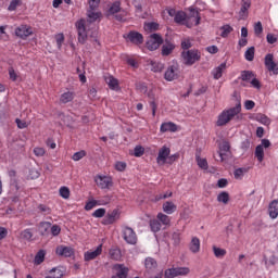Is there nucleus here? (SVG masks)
<instances>
[{
	"instance_id": "nucleus-1",
	"label": "nucleus",
	"mask_w": 278,
	"mask_h": 278,
	"mask_svg": "<svg viewBox=\"0 0 278 278\" xmlns=\"http://www.w3.org/2000/svg\"><path fill=\"white\" fill-rule=\"evenodd\" d=\"M101 20V12L97 11V9H89L87 11V20H79L76 23V28L78 31V42H86L88 36L92 35V25L97 23V21Z\"/></svg>"
},
{
	"instance_id": "nucleus-2",
	"label": "nucleus",
	"mask_w": 278,
	"mask_h": 278,
	"mask_svg": "<svg viewBox=\"0 0 278 278\" xmlns=\"http://www.w3.org/2000/svg\"><path fill=\"white\" fill-rule=\"evenodd\" d=\"M241 110L242 108L240 106V104H237L236 106L229 110L223 111L217 117V127H224V125H227V123H229L235 116H238V113Z\"/></svg>"
},
{
	"instance_id": "nucleus-3",
	"label": "nucleus",
	"mask_w": 278,
	"mask_h": 278,
	"mask_svg": "<svg viewBox=\"0 0 278 278\" xmlns=\"http://www.w3.org/2000/svg\"><path fill=\"white\" fill-rule=\"evenodd\" d=\"M156 164L159 166H164L165 164H173V156H170V149L168 146H163L156 156Z\"/></svg>"
},
{
	"instance_id": "nucleus-4",
	"label": "nucleus",
	"mask_w": 278,
	"mask_h": 278,
	"mask_svg": "<svg viewBox=\"0 0 278 278\" xmlns=\"http://www.w3.org/2000/svg\"><path fill=\"white\" fill-rule=\"evenodd\" d=\"M181 58L184 64L187 66H192V64L201 60V52H199V50H185L181 53Z\"/></svg>"
},
{
	"instance_id": "nucleus-5",
	"label": "nucleus",
	"mask_w": 278,
	"mask_h": 278,
	"mask_svg": "<svg viewBox=\"0 0 278 278\" xmlns=\"http://www.w3.org/2000/svg\"><path fill=\"white\" fill-rule=\"evenodd\" d=\"M179 75H181V71L179 70V63H172L164 74V79L166 81H175V79H179Z\"/></svg>"
},
{
	"instance_id": "nucleus-6",
	"label": "nucleus",
	"mask_w": 278,
	"mask_h": 278,
	"mask_svg": "<svg viewBox=\"0 0 278 278\" xmlns=\"http://www.w3.org/2000/svg\"><path fill=\"white\" fill-rule=\"evenodd\" d=\"M199 23H201V15H199V11L190 7L187 12L186 27H195Z\"/></svg>"
},
{
	"instance_id": "nucleus-7",
	"label": "nucleus",
	"mask_w": 278,
	"mask_h": 278,
	"mask_svg": "<svg viewBox=\"0 0 278 278\" xmlns=\"http://www.w3.org/2000/svg\"><path fill=\"white\" fill-rule=\"evenodd\" d=\"M94 182L98 188H101V190H110L114 185L112 177L105 175H97L94 177Z\"/></svg>"
},
{
	"instance_id": "nucleus-8",
	"label": "nucleus",
	"mask_w": 278,
	"mask_h": 278,
	"mask_svg": "<svg viewBox=\"0 0 278 278\" xmlns=\"http://www.w3.org/2000/svg\"><path fill=\"white\" fill-rule=\"evenodd\" d=\"M219 157L220 162H226L227 159L231 157V146L228 141H222L219 143Z\"/></svg>"
},
{
	"instance_id": "nucleus-9",
	"label": "nucleus",
	"mask_w": 278,
	"mask_h": 278,
	"mask_svg": "<svg viewBox=\"0 0 278 278\" xmlns=\"http://www.w3.org/2000/svg\"><path fill=\"white\" fill-rule=\"evenodd\" d=\"M109 14L115 15L116 21H125L127 16L125 11H121V2L113 3L109 9Z\"/></svg>"
},
{
	"instance_id": "nucleus-10",
	"label": "nucleus",
	"mask_w": 278,
	"mask_h": 278,
	"mask_svg": "<svg viewBox=\"0 0 278 278\" xmlns=\"http://www.w3.org/2000/svg\"><path fill=\"white\" fill-rule=\"evenodd\" d=\"M163 42L164 40L162 39V36L153 34L150 36V39L147 42V48L149 51H155L156 49H160V45Z\"/></svg>"
},
{
	"instance_id": "nucleus-11",
	"label": "nucleus",
	"mask_w": 278,
	"mask_h": 278,
	"mask_svg": "<svg viewBox=\"0 0 278 278\" xmlns=\"http://www.w3.org/2000/svg\"><path fill=\"white\" fill-rule=\"evenodd\" d=\"M123 238L127 244H136L138 242V238L136 237V232L134 229L129 227H124L123 228Z\"/></svg>"
},
{
	"instance_id": "nucleus-12",
	"label": "nucleus",
	"mask_w": 278,
	"mask_h": 278,
	"mask_svg": "<svg viewBox=\"0 0 278 278\" xmlns=\"http://www.w3.org/2000/svg\"><path fill=\"white\" fill-rule=\"evenodd\" d=\"M103 253V244L98 245L94 250H89L85 252L84 257L85 262H92V260H97L99 255Z\"/></svg>"
},
{
	"instance_id": "nucleus-13",
	"label": "nucleus",
	"mask_w": 278,
	"mask_h": 278,
	"mask_svg": "<svg viewBox=\"0 0 278 278\" xmlns=\"http://www.w3.org/2000/svg\"><path fill=\"white\" fill-rule=\"evenodd\" d=\"M270 147V141L268 139H263L261 144H258L255 149V157L260 162H264V149H268Z\"/></svg>"
},
{
	"instance_id": "nucleus-14",
	"label": "nucleus",
	"mask_w": 278,
	"mask_h": 278,
	"mask_svg": "<svg viewBox=\"0 0 278 278\" xmlns=\"http://www.w3.org/2000/svg\"><path fill=\"white\" fill-rule=\"evenodd\" d=\"M122 211L121 208H114L111 213H109L104 218V225H114L116 220L121 219Z\"/></svg>"
},
{
	"instance_id": "nucleus-15",
	"label": "nucleus",
	"mask_w": 278,
	"mask_h": 278,
	"mask_svg": "<svg viewBox=\"0 0 278 278\" xmlns=\"http://www.w3.org/2000/svg\"><path fill=\"white\" fill-rule=\"evenodd\" d=\"M104 81L111 90H114L115 92H118V90H121V85L118 84V79L114 78V76L106 75L104 77Z\"/></svg>"
},
{
	"instance_id": "nucleus-16",
	"label": "nucleus",
	"mask_w": 278,
	"mask_h": 278,
	"mask_svg": "<svg viewBox=\"0 0 278 278\" xmlns=\"http://www.w3.org/2000/svg\"><path fill=\"white\" fill-rule=\"evenodd\" d=\"M33 33L31 27L27 25H22L15 29V36L18 38H27L31 36Z\"/></svg>"
},
{
	"instance_id": "nucleus-17",
	"label": "nucleus",
	"mask_w": 278,
	"mask_h": 278,
	"mask_svg": "<svg viewBox=\"0 0 278 278\" xmlns=\"http://www.w3.org/2000/svg\"><path fill=\"white\" fill-rule=\"evenodd\" d=\"M265 66L268 71H273L274 75H278L277 63H275L273 54L265 56Z\"/></svg>"
},
{
	"instance_id": "nucleus-18",
	"label": "nucleus",
	"mask_w": 278,
	"mask_h": 278,
	"mask_svg": "<svg viewBox=\"0 0 278 278\" xmlns=\"http://www.w3.org/2000/svg\"><path fill=\"white\" fill-rule=\"evenodd\" d=\"M73 253H75V251L71 247L59 245L56 248V255H60L61 257H71Z\"/></svg>"
},
{
	"instance_id": "nucleus-19",
	"label": "nucleus",
	"mask_w": 278,
	"mask_h": 278,
	"mask_svg": "<svg viewBox=\"0 0 278 278\" xmlns=\"http://www.w3.org/2000/svg\"><path fill=\"white\" fill-rule=\"evenodd\" d=\"M126 38L129 42H132V45H142L144 41L142 34L136 31H130Z\"/></svg>"
},
{
	"instance_id": "nucleus-20",
	"label": "nucleus",
	"mask_w": 278,
	"mask_h": 278,
	"mask_svg": "<svg viewBox=\"0 0 278 278\" xmlns=\"http://www.w3.org/2000/svg\"><path fill=\"white\" fill-rule=\"evenodd\" d=\"M113 270L115 275L119 278H127V274L129 273V269L125 267L123 264H116L113 266Z\"/></svg>"
},
{
	"instance_id": "nucleus-21",
	"label": "nucleus",
	"mask_w": 278,
	"mask_h": 278,
	"mask_svg": "<svg viewBox=\"0 0 278 278\" xmlns=\"http://www.w3.org/2000/svg\"><path fill=\"white\" fill-rule=\"evenodd\" d=\"M249 8H251V0H241L239 18H247V16H249Z\"/></svg>"
},
{
	"instance_id": "nucleus-22",
	"label": "nucleus",
	"mask_w": 278,
	"mask_h": 278,
	"mask_svg": "<svg viewBox=\"0 0 278 278\" xmlns=\"http://www.w3.org/2000/svg\"><path fill=\"white\" fill-rule=\"evenodd\" d=\"M166 131H169L172 134H175L177 131V126L173 122H165L161 125L160 127V132L161 134H166Z\"/></svg>"
},
{
	"instance_id": "nucleus-23",
	"label": "nucleus",
	"mask_w": 278,
	"mask_h": 278,
	"mask_svg": "<svg viewBox=\"0 0 278 278\" xmlns=\"http://www.w3.org/2000/svg\"><path fill=\"white\" fill-rule=\"evenodd\" d=\"M162 210L165 214H175V212H177V204H175L173 201H166L163 203Z\"/></svg>"
},
{
	"instance_id": "nucleus-24",
	"label": "nucleus",
	"mask_w": 278,
	"mask_h": 278,
	"mask_svg": "<svg viewBox=\"0 0 278 278\" xmlns=\"http://www.w3.org/2000/svg\"><path fill=\"white\" fill-rule=\"evenodd\" d=\"M189 251L194 254L201 251V240L199 238L192 237L189 243Z\"/></svg>"
},
{
	"instance_id": "nucleus-25",
	"label": "nucleus",
	"mask_w": 278,
	"mask_h": 278,
	"mask_svg": "<svg viewBox=\"0 0 278 278\" xmlns=\"http://www.w3.org/2000/svg\"><path fill=\"white\" fill-rule=\"evenodd\" d=\"M226 70H227L226 62H224L219 66L215 67L212 71V75H213L214 79H220V77H223V73H225Z\"/></svg>"
},
{
	"instance_id": "nucleus-26",
	"label": "nucleus",
	"mask_w": 278,
	"mask_h": 278,
	"mask_svg": "<svg viewBox=\"0 0 278 278\" xmlns=\"http://www.w3.org/2000/svg\"><path fill=\"white\" fill-rule=\"evenodd\" d=\"M268 212H269L270 218H273V219L277 218V216H278V201H273L269 204Z\"/></svg>"
},
{
	"instance_id": "nucleus-27",
	"label": "nucleus",
	"mask_w": 278,
	"mask_h": 278,
	"mask_svg": "<svg viewBox=\"0 0 278 278\" xmlns=\"http://www.w3.org/2000/svg\"><path fill=\"white\" fill-rule=\"evenodd\" d=\"M212 249H213L214 256L217 257V260H223V257H225V255H227V250H225L223 248L213 245Z\"/></svg>"
},
{
	"instance_id": "nucleus-28",
	"label": "nucleus",
	"mask_w": 278,
	"mask_h": 278,
	"mask_svg": "<svg viewBox=\"0 0 278 278\" xmlns=\"http://www.w3.org/2000/svg\"><path fill=\"white\" fill-rule=\"evenodd\" d=\"M175 49V45L172 42H165L162 47V55H170Z\"/></svg>"
},
{
	"instance_id": "nucleus-29",
	"label": "nucleus",
	"mask_w": 278,
	"mask_h": 278,
	"mask_svg": "<svg viewBox=\"0 0 278 278\" xmlns=\"http://www.w3.org/2000/svg\"><path fill=\"white\" fill-rule=\"evenodd\" d=\"M137 88L138 90H140V92H143V94H147L149 99H155V94L153 93V91H148L149 89L147 88L146 84H138Z\"/></svg>"
},
{
	"instance_id": "nucleus-30",
	"label": "nucleus",
	"mask_w": 278,
	"mask_h": 278,
	"mask_svg": "<svg viewBox=\"0 0 278 278\" xmlns=\"http://www.w3.org/2000/svg\"><path fill=\"white\" fill-rule=\"evenodd\" d=\"M157 220H160V223H162V225H164L165 227H169L170 226V217H168V215L164 214V213H159L156 216Z\"/></svg>"
},
{
	"instance_id": "nucleus-31",
	"label": "nucleus",
	"mask_w": 278,
	"mask_h": 278,
	"mask_svg": "<svg viewBox=\"0 0 278 278\" xmlns=\"http://www.w3.org/2000/svg\"><path fill=\"white\" fill-rule=\"evenodd\" d=\"M144 266L147 270H154V268H157V262H155L153 257H147L144 261Z\"/></svg>"
},
{
	"instance_id": "nucleus-32",
	"label": "nucleus",
	"mask_w": 278,
	"mask_h": 278,
	"mask_svg": "<svg viewBox=\"0 0 278 278\" xmlns=\"http://www.w3.org/2000/svg\"><path fill=\"white\" fill-rule=\"evenodd\" d=\"M109 255H110V258L115 260V262L121 261V258L123 257V254H121V251L116 248L111 249L109 252Z\"/></svg>"
},
{
	"instance_id": "nucleus-33",
	"label": "nucleus",
	"mask_w": 278,
	"mask_h": 278,
	"mask_svg": "<svg viewBox=\"0 0 278 278\" xmlns=\"http://www.w3.org/2000/svg\"><path fill=\"white\" fill-rule=\"evenodd\" d=\"M187 14L186 12L182 11H178L174 17V21L176 23H181L182 25H186V18H187Z\"/></svg>"
},
{
	"instance_id": "nucleus-34",
	"label": "nucleus",
	"mask_w": 278,
	"mask_h": 278,
	"mask_svg": "<svg viewBox=\"0 0 278 278\" xmlns=\"http://www.w3.org/2000/svg\"><path fill=\"white\" fill-rule=\"evenodd\" d=\"M248 173H249V168L239 167V168L235 169V172H233L235 179H242L244 177V175Z\"/></svg>"
},
{
	"instance_id": "nucleus-35",
	"label": "nucleus",
	"mask_w": 278,
	"mask_h": 278,
	"mask_svg": "<svg viewBox=\"0 0 278 278\" xmlns=\"http://www.w3.org/2000/svg\"><path fill=\"white\" fill-rule=\"evenodd\" d=\"M74 97L75 96L73 94V92L67 91V92H64L61 94L60 101H61V103H71V101H73Z\"/></svg>"
},
{
	"instance_id": "nucleus-36",
	"label": "nucleus",
	"mask_w": 278,
	"mask_h": 278,
	"mask_svg": "<svg viewBox=\"0 0 278 278\" xmlns=\"http://www.w3.org/2000/svg\"><path fill=\"white\" fill-rule=\"evenodd\" d=\"M49 229H51V223H49V222H42L39 225V231H40L41 236H47V233H49Z\"/></svg>"
},
{
	"instance_id": "nucleus-37",
	"label": "nucleus",
	"mask_w": 278,
	"mask_h": 278,
	"mask_svg": "<svg viewBox=\"0 0 278 278\" xmlns=\"http://www.w3.org/2000/svg\"><path fill=\"white\" fill-rule=\"evenodd\" d=\"M49 274L53 278H62V277H64V270L61 267H54V268L50 269Z\"/></svg>"
},
{
	"instance_id": "nucleus-38",
	"label": "nucleus",
	"mask_w": 278,
	"mask_h": 278,
	"mask_svg": "<svg viewBox=\"0 0 278 278\" xmlns=\"http://www.w3.org/2000/svg\"><path fill=\"white\" fill-rule=\"evenodd\" d=\"M218 203H224L227 205L229 203V193L227 191H223L217 195Z\"/></svg>"
},
{
	"instance_id": "nucleus-39",
	"label": "nucleus",
	"mask_w": 278,
	"mask_h": 278,
	"mask_svg": "<svg viewBox=\"0 0 278 278\" xmlns=\"http://www.w3.org/2000/svg\"><path fill=\"white\" fill-rule=\"evenodd\" d=\"M157 29H160V24L155 22H148L144 24L146 31H157Z\"/></svg>"
},
{
	"instance_id": "nucleus-40",
	"label": "nucleus",
	"mask_w": 278,
	"mask_h": 278,
	"mask_svg": "<svg viewBox=\"0 0 278 278\" xmlns=\"http://www.w3.org/2000/svg\"><path fill=\"white\" fill-rule=\"evenodd\" d=\"M9 78L11 81H21V75L14 71V67L9 68Z\"/></svg>"
},
{
	"instance_id": "nucleus-41",
	"label": "nucleus",
	"mask_w": 278,
	"mask_h": 278,
	"mask_svg": "<svg viewBox=\"0 0 278 278\" xmlns=\"http://www.w3.org/2000/svg\"><path fill=\"white\" fill-rule=\"evenodd\" d=\"M150 227L154 233H157V231H160V229H162V224H160V220H157V219H152V220H150Z\"/></svg>"
},
{
	"instance_id": "nucleus-42",
	"label": "nucleus",
	"mask_w": 278,
	"mask_h": 278,
	"mask_svg": "<svg viewBox=\"0 0 278 278\" xmlns=\"http://www.w3.org/2000/svg\"><path fill=\"white\" fill-rule=\"evenodd\" d=\"M255 77V75L252 72L245 71L241 73V77L240 79H242V81H248L250 84V81Z\"/></svg>"
},
{
	"instance_id": "nucleus-43",
	"label": "nucleus",
	"mask_w": 278,
	"mask_h": 278,
	"mask_svg": "<svg viewBox=\"0 0 278 278\" xmlns=\"http://www.w3.org/2000/svg\"><path fill=\"white\" fill-rule=\"evenodd\" d=\"M151 71H153V73H162V71H164V64L160 62H152Z\"/></svg>"
},
{
	"instance_id": "nucleus-44",
	"label": "nucleus",
	"mask_w": 278,
	"mask_h": 278,
	"mask_svg": "<svg viewBox=\"0 0 278 278\" xmlns=\"http://www.w3.org/2000/svg\"><path fill=\"white\" fill-rule=\"evenodd\" d=\"M256 121L257 123H261V125H270V118L264 114H257Z\"/></svg>"
},
{
	"instance_id": "nucleus-45",
	"label": "nucleus",
	"mask_w": 278,
	"mask_h": 278,
	"mask_svg": "<svg viewBox=\"0 0 278 278\" xmlns=\"http://www.w3.org/2000/svg\"><path fill=\"white\" fill-rule=\"evenodd\" d=\"M220 31L222 38H227V36H229L233 31V28L229 25H225L220 28Z\"/></svg>"
},
{
	"instance_id": "nucleus-46",
	"label": "nucleus",
	"mask_w": 278,
	"mask_h": 278,
	"mask_svg": "<svg viewBox=\"0 0 278 278\" xmlns=\"http://www.w3.org/2000/svg\"><path fill=\"white\" fill-rule=\"evenodd\" d=\"M245 60H248V62H253V58H255V48L251 47L245 51Z\"/></svg>"
},
{
	"instance_id": "nucleus-47",
	"label": "nucleus",
	"mask_w": 278,
	"mask_h": 278,
	"mask_svg": "<svg viewBox=\"0 0 278 278\" xmlns=\"http://www.w3.org/2000/svg\"><path fill=\"white\" fill-rule=\"evenodd\" d=\"M198 166L202 168V170H207V160L197 155Z\"/></svg>"
},
{
	"instance_id": "nucleus-48",
	"label": "nucleus",
	"mask_w": 278,
	"mask_h": 278,
	"mask_svg": "<svg viewBox=\"0 0 278 278\" xmlns=\"http://www.w3.org/2000/svg\"><path fill=\"white\" fill-rule=\"evenodd\" d=\"M33 153L36 157H45L47 150H45V148L36 147L34 148Z\"/></svg>"
},
{
	"instance_id": "nucleus-49",
	"label": "nucleus",
	"mask_w": 278,
	"mask_h": 278,
	"mask_svg": "<svg viewBox=\"0 0 278 278\" xmlns=\"http://www.w3.org/2000/svg\"><path fill=\"white\" fill-rule=\"evenodd\" d=\"M45 262V251L40 250L35 256V264L40 265Z\"/></svg>"
},
{
	"instance_id": "nucleus-50",
	"label": "nucleus",
	"mask_w": 278,
	"mask_h": 278,
	"mask_svg": "<svg viewBox=\"0 0 278 278\" xmlns=\"http://www.w3.org/2000/svg\"><path fill=\"white\" fill-rule=\"evenodd\" d=\"M15 123H16L18 129H27V127H29V122H27L25 119L16 118Z\"/></svg>"
},
{
	"instance_id": "nucleus-51",
	"label": "nucleus",
	"mask_w": 278,
	"mask_h": 278,
	"mask_svg": "<svg viewBox=\"0 0 278 278\" xmlns=\"http://www.w3.org/2000/svg\"><path fill=\"white\" fill-rule=\"evenodd\" d=\"M84 157H86V151L81 150L74 153V155L72 156V160L74 162H79V160H84Z\"/></svg>"
},
{
	"instance_id": "nucleus-52",
	"label": "nucleus",
	"mask_w": 278,
	"mask_h": 278,
	"mask_svg": "<svg viewBox=\"0 0 278 278\" xmlns=\"http://www.w3.org/2000/svg\"><path fill=\"white\" fill-rule=\"evenodd\" d=\"M60 197H62V199H68L71 197V190L67 187H61Z\"/></svg>"
},
{
	"instance_id": "nucleus-53",
	"label": "nucleus",
	"mask_w": 278,
	"mask_h": 278,
	"mask_svg": "<svg viewBox=\"0 0 278 278\" xmlns=\"http://www.w3.org/2000/svg\"><path fill=\"white\" fill-rule=\"evenodd\" d=\"M31 237H33L31 230H29V229H26V230L22 231L21 235H20V238L22 240H31Z\"/></svg>"
},
{
	"instance_id": "nucleus-54",
	"label": "nucleus",
	"mask_w": 278,
	"mask_h": 278,
	"mask_svg": "<svg viewBox=\"0 0 278 278\" xmlns=\"http://www.w3.org/2000/svg\"><path fill=\"white\" fill-rule=\"evenodd\" d=\"M188 273H190V269L188 267H176L177 277L188 275Z\"/></svg>"
},
{
	"instance_id": "nucleus-55",
	"label": "nucleus",
	"mask_w": 278,
	"mask_h": 278,
	"mask_svg": "<svg viewBox=\"0 0 278 278\" xmlns=\"http://www.w3.org/2000/svg\"><path fill=\"white\" fill-rule=\"evenodd\" d=\"M105 208H98L92 213L93 218H103L105 216Z\"/></svg>"
},
{
	"instance_id": "nucleus-56",
	"label": "nucleus",
	"mask_w": 278,
	"mask_h": 278,
	"mask_svg": "<svg viewBox=\"0 0 278 278\" xmlns=\"http://www.w3.org/2000/svg\"><path fill=\"white\" fill-rule=\"evenodd\" d=\"M55 41L58 49H62V45L64 43V34L55 35Z\"/></svg>"
},
{
	"instance_id": "nucleus-57",
	"label": "nucleus",
	"mask_w": 278,
	"mask_h": 278,
	"mask_svg": "<svg viewBox=\"0 0 278 278\" xmlns=\"http://www.w3.org/2000/svg\"><path fill=\"white\" fill-rule=\"evenodd\" d=\"M262 31H264V27L262 26V22H257L254 25V34H255V36H260L262 34Z\"/></svg>"
},
{
	"instance_id": "nucleus-58",
	"label": "nucleus",
	"mask_w": 278,
	"mask_h": 278,
	"mask_svg": "<svg viewBox=\"0 0 278 278\" xmlns=\"http://www.w3.org/2000/svg\"><path fill=\"white\" fill-rule=\"evenodd\" d=\"M18 5H21V0H12L8 10L10 12H14V10H16V8H18Z\"/></svg>"
},
{
	"instance_id": "nucleus-59",
	"label": "nucleus",
	"mask_w": 278,
	"mask_h": 278,
	"mask_svg": "<svg viewBox=\"0 0 278 278\" xmlns=\"http://www.w3.org/2000/svg\"><path fill=\"white\" fill-rule=\"evenodd\" d=\"M266 38H267V42L269 45H275V42H277V40H278V36L275 34H271V33L267 34Z\"/></svg>"
},
{
	"instance_id": "nucleus-60",
	"label": "nucleus",
	"mask_w": 278,
	"mask_h": 278,
	"mask_svg": "<svg viewBox=\"0 0 278 278\" xmlns=\"http://www.w3.org/2000/svg\"><path fill=\"white\" fill-rule=\"evenodd\" d=\"M98 202L97 200H90L89 202H87V204L85 205V210H87V212H90V210H92L93 207H97Z\"/></svg>"
},
{
	"instance_id": "nucleus-61",
	"label": "nucleus",
	"mask_w": 278,
	"mask_h": 278,
	"mask_svg": "<svg viewBox=\"0 0 278 278\" xmlns=\"http://www.w3.org/2000/svg\"><path fill=\"white\" fill-rule=\"evenodd\" d=\"M165 277H166V278H174V277H177V270H176V268H169V269L165 270Z\"/></svg>"
},
{
	"instance_id": "nucleus-62",
	"label": "nucleus",
	"mask_w": 278,
	"mask_h": 278,
	"mask_svg": "<svg viewBox=\"0 0 278 278\" xmlns=\"http://www.w3.org/2000/svg\"><path fill=\"white\" fill-rule=\"evenodd\" d=\"M173 197V192L167 191L164 194H159L155 197V201H162V199H170Z\"/></svg>"
},
{
	"instance_id": "nucleus-63",
	"label": "nucleus",
	"mask_w": 278,
	"mask_h": 278,
	"mask_svg": "<svg viewBox=\"0 0 278 278\" xmlns=\"http://www.w3.org/2000/svg\"><path fill=\"white\" fill-rule=\"evenodd\" d=\"M50 231L52 236H60V231H62V228L58 225L50 226Z\"/></svg>"
},
{
	"instance_id": "nucleus-64",
	"label": "nucleus",
	"mask_w": 278,
	"mask_h": 278,
	"mask_svg": "<svg viewBox=\"0 0 278 278\" xmlns=\"http://www.w3.org/2000/svg\"><path fill=\"white\" fill-rule=\"evenodd\" d=\"M115 168L116 170H119L121 173H123V170L127 168V164L125 162H117L115 164Z\"/></svg>"
}]
</instances>
